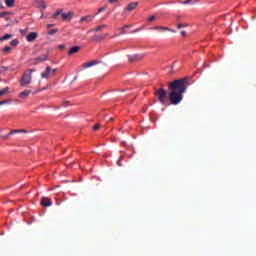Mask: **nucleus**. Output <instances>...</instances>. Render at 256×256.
Listing matches in <instances>:
<instances>
[{
    "label": "nucleus",
    "instance_id": "obj_11",
    "mask_svg": "<svg viewBox=\"0 0 256 256\" xmlns=\"http://www.w3.org/2000/svg\"><path fill=\"white\" fill-rule=\"evenodd\" d=\"M80 46H73V48H70L68 54L69 56H73V54H77V52H79L80 50Z\"/></svg>",
    "mask_w": 256,
    "mask_h": 256
},
{
    "label": "nucleus",
    "instance_id": "obj_32",
    "mask_svg": "<svg viewBox=\"0 0 256 256\" xmlns=\"http://www.w3.org/2000/svg\"><path fill=\"white\" fill-rule=\"evenodd\" d=\"M100 126H101L100 124H94L93 130H99Z\"/></svg>",
    "mask_w": 256,
    "mask_h": 256
},
{
    "label": "nucleus",
    "instance_id": "obj_27",
    "mask_svg": "<svg viewBox=\"0 0 256 256\" xmlns=\"http://www.w3.org/2000/svg\"><path fill=\"white\" fill-rule=\"evenodd\" d=\"M57 31H58V29H50V30L48 31V34H49V35H54L55 33H57Z\"/></svg>",
    "mask_w": 256,
    "mask_h": 256
},
{
    "label": "nucleus",
    "instance_id": "obj_28",
    "mask_svg": "<svg viewBox=\"0 0 256 256\" xmlns=\"http://www.w3.org/2000/svg\"><path fill=\"white\" fill-rule=\"evenodd\" d=\"M177 27L178 29H181L182 27H187V23H178Z\"/></svg>",
    "mask_w": 256,
    "mask_h": 256
},
{
    "label": "nucleus",
    "instance_id": "obj_41",
    "mask_svg": "<svg viewBox=\"0 0 256 256\" xmlns=\"http://www.w3.org/2000/svg\"><path fill=\"white\" fill-rule=\"evenodd\" d=\"M57 69L55 68L54 70H52V74H56Z\"/></svg>",
    "mask_w": 256,
    "mask_h": 256
},
{
    "label": "nucleus",
    "instance_id": "obj_2",
    "mask_svg": "<svg viewBox=\"0 0 256 256\" xmlns=\"http://www.w3.org/2000/svg\"><path fill=\"white\" fill-rule=\"evenodd\" d=\"M33 72H35V70L32 69L26 70V72H24L20 80L21 86H28V84H31Z\"/></svg>",
    "mask_w": 256,
    "mask_h": 256
},
{
    "label": "nucleus",
    "instance_id": "obj_3",
    "mask_svg": "<svg viewBox=\"0 0 256 256\" xmlns=\"http://www.w3.org/2000/svg\"><path fill=\"white\" fill-rule=\"evenodd\" d=\"M155 95L157 96L159 102L161 104H166L168 98V92L165 88H159L156 90Z\"/></svg>",
    "mask_w": 256,
    "mask_h": 256
},
{
    "label": "nucleus",
    "instance_id": "obj_40",
    "mask_svg": "<svg viewBox=\"0 0 256 256\" xmlns=\"http://www.w3.org/2000/svg\"><path fill=\"white\" fill-rule=\"evenodd\" d=\"M54 23H48L47 27L50 28V27H53Z\"/></svg>",
    "mask_w": 256,
    "mask_h": 256
},
{
    "label": "nucleus",
    "instance_id": "obj_38",
    "mask_svg": "<svg viewBox=\"0 0 256 256\" xmlns=\"http://www.w3.org/2000/svg\"><path fill=\"white\" fill-rule=\"evenodd\" d=\"M180 19H181V15H177L176 16V21H180Z\"/></svg>",
    "mask_w": 256,
    "mask_h": 256
},
{
    "label": "nucleus",
    "instance_id": "obj_33",
    "mask_svg": "<svg viewBox=\"0 0 256 256\" xmlns=\"http://www.w3.org/2000/svg\"><path fill=\"white\" fill-rule=\"evenodd\" d=\"M7 102H10V100H1L0 101V106H2L3 104H7Z\"/></svg>",
    "mask_w": 256,
    "mask_h": 256
},
{
    "label": "nucleus",
    "instance_id": "obj_5",
    "mask_svg": "<svg viewBox=\"0 0 256 256\" xmlns=\"http://www.w3.org/2000/svg\"><path fill=\"white\" fill-rule=\"evenodd\" d=\"M41 205L43 207H51V205H53V203H52L51 199H49V197H42Z\"/></svg>",
    "mask_w": 256,
    "mask_h": 256
},
{
    "label": "nucleus",
    "instance_id": "obj_13",
    "mask_svg": "<svg viewBox=\"0 0 256 256\" xmlns=\"http://www.w3.org/2000/svg\"><path fill=\"white\" fill-rule=\"evenodd\" d=\"M49 74H51V66H47L45 72H42V78H49Z\"/></svg>",
    "mask_w": 256,
    "mask_h": 256
},
{
    "label": "nucleus",
    "instance_id": "obj_37",
    "mask_svg": "<svg viewBox=\"0 0 256 256\" xmlns=\"http://www.w3.org/2000/svg\"><path fill=\"white\" fill-rule=\"evenodd\" d=\"M181 34L183 35V37H186V35H187V31L182 30V31H181Z\"/></svg>",
    "mask_w": 256,
    "mask_h": 256
},
{
    "label": "nucleus",
    "instance_id": "obj_22",
    "mask_svg": "<svg viewBox=\"0 0 256 256\" xmlns=\"http://www.w3.org/2000/svg\"><path fill=\"white\" fill-rule=\"evenodd\" d=\"M9 92V87L6 86V88H3L2 90H0V96H4L5 94H8Z\"/></svg>",
    "mask_w": 256,
    "mask_h": 256
},
{
    "label": "nucleus",
    "instance_id": "obj_24",
    "mask_svg": "<svg viewBox=\"0 0 256 256\" xmlns=\"http://www.w3.org/2000/svg\"><path fill=\"white\" fill-rule=\"evenodd\" d=\"M60 13H62V9H57V11L52 15V18L57 19L58 15H60Z\"/></svg>",
    "mask_w": 256,
    "mask_h": 256
},
{
    "label": "nucleus",
    "instance_id": "obj_19",
    "mask_svg": "<svg viewBox=\"0 0 256 256\" xmlns=\"http://www.w3.org/2000/svg\"><path fill=\"white\" fill-rule=\"evenodd\" d=\"M198 0H186V1H181L183 5H194Z\"/></svg>",
    "mask_w": 256,
    "mask_h": 256
},
{
    "label": "nucleus",
    "instance_id": "obj_21",
    "mask_svg": "<svg viewBox=\"0 0 256 256\" xmlns=\"http://www.w3.org/2000/svg\"><path fill=\"white\" fill-rule=\"evenodd\" d=\"M130 27H131V25H124L123 27H121L120 33L121 34L127 33V29L130 28Z\"/></svg>",
    "mask_w": 256,
    "mask_h": 256
},
{
    "label": "nucleus",
    "instance_id": "obj_29",
    "mask_svg": "<svg viewBox=\"0 0 256 256\" xmlns=\"http://www.w3.org/2000/svg\"><path fill=\"white\" fill-rule=\"evenodd\" d=\"M156 19V15H150V17H148V21H154Z\"/></svg>",
    "mask_w": 256,
    "mask_h": 256
},
{
    "label": "nucleus",
    "instance_id": "obj_12",
    "mask_svg": "<svg viewBox=\"0 0 256 256\" xmlns=\"http://www.w3.org/2000/svg\"><path fill=\"white\" fill-rule=\"evenodd\" d=\"M97 64H100L98 60H92L91 62H87L84 64V68H91L92 66H96Z\"/></svg>",
    "mask_w": 256,
    "mask_h": 256
},
{
    "label": "nucleus",
    "instance_id": "obj_17",
    "mask_svg": "<svg viewBox=\"0 0 256 256\" xmlns=\"http://www.w3.org/2000/svg\"><path fill=\"white\" fill-rule=\"evenodd\" d=\"M35 3L38 7H42V9H46L47 7L45 1H35Z\"/></svg>",
    "mask_w": 256,
    "mask_h": 256
},
{
    "label": "nucleus",
    "instance_id": "obj_14",
    "mask_svg": "<svg viewBox=\"0 0 256 256\" xmlns=\"http://www.w3.org/2000/svg\"><path fill=\"white\" fill-rule=\"evenodd\" d=\"M94 17L92 15H85L84 17L80 18V23H84V21H92Z\"/></svg>",
    "mask_w": 256,
    "mask_h": 256
},
{
    "label": "nucleus",
    "instance_id": "obj_20",
    "mask_svg": "<svg viewBox=\"0 0 256 256\" xmlns=\"http://www.w3.org/2000/svg\"><path fill=\"white\" fill-rule=\"evenodd\" d=\"M36 60L38 62H45L46 60H48V55L44 54L43 56H40L39 58H36Z\"/></svg>",
    "mask_w": 256,
    "mask_h": 256
},
{
    "label": "nucleus",
    "instance_id": "obj_6",
    "mask_svg": "<svg viewBox=\"0 0 256 256\" xmlns=\"http://www.w3.org/2000/svg\"><path fill=\"white\" fill-rule=\"evenodd\" d=\"M73 11H68V13H62V18L64 21H71V19L73 18Z\"/></svg>",
    "mask_w": 256,
    "mask_h": 256
},
{
    "label": "nucleus",
    "instance_id": "obj_30",
    "mask_svg": "<svg viewBox=\"0 0 256 256\" xmlns=\"http://www.w3.org/2000/svg\"><path fill=\"white\" fill-rule=\"evenodd\" d=\"M27 31H28L27 28H26V29H20V33H21L22 35H26V34H27Z\"/></svg>",
    "mask_w": 256,
    "mask_h": 256
},
{
    "label": "nucleus",
    "instance_id": "obj_35",
    "mask_svg": "<svg viewBox=\"0 0 256 256\" xmlns=\"http://www.w3.org/2000/svg\"><path fill=\"white\" fill-rule=\"evenodd\" d=\"M105 9H106V7H100V8L98 9V13H102V11H105Z\"/></svg>",
    "mask_w": 256,
    "mask_h": 256
},
{
    "label": "nucleus",
    "instance_id": "obj_15",
    "mask_svg": "<svg viewBox=\"0 0 256 256\" xmlns=\"http://www.w3.org/2000/svg\"><path fill=\"white\" fill-rule=\"evenodd\" d=\"M11 37H13L12 33H5V35L0 37V41H7V39H11Z\"/></svg>",
    "mask_w": 256,
    "mask_h": 256
},
{
    "label": "nucleus",
    "instance_id": "obj_9",
    "mask_svg": "<svg viewBox=\"0 0 256 256\" xmlns=\"http://www.w3.org/2000/svg\"><path fill=\"white\" fill-rule=\"evenodd\" d=\"M16 132H27V130L14 129V130H11L10 132H8V134H5V135L2 136V137L5 138V139H7V138H9V136H11V134H16Z\"/></svg>",
    "mask_w": 256,
    "mask_h": 256
},
{
    "label": "nucleus",
    "instance_id": "obj_39",
    "mask_svg": "<svg viewBox=\"0 0 256 256\" xmlns=\"http://www.w3.org/2000/svg\"><path fill=\"white\" fill-rule=\"evenodd\" d=\"M118 0H109V3H117Z\"/></svg>",
    "mask_w": 256,
    "mask_h": 256
},
{
    "label": "nucleus",
    "instance_id": "obj_26",
    "mask_svg": "<svg viewBox=\"0 0 256 256\" xmlns=\"http://www.w3.org/2000/svg\"><path fill=\"white\" fill-rule=\"evenodd\" d=\"M105 27H108V25H98V27H96V31H102L103 29H105Z\"/></svg>",
    "mask_w": 256,
    "mask_h": 256
},
{
    "label": "nucleus",
    "instance_id": "obj_7",
    "mask_svg": "<svg viewBox=\"0 0 256 256\" xmlns=\"http://www.w3.org/2000/svg\"><path fill=\"white\" fill-rule=\"evenodd\" d=\"M141 58H143V56H141L140 54H134L133 56H128V60L131 63L137 62L138 60H141Z\"/></svg>",
    "mask_w": 256,
    "mask_h": 256
},
{
    "label": "nucleus",
    "instance_id": "obj_23",
    "mask_svg": "<svg viewBox=\"0 0 256 256\" xmlns=\"http://www.w3.org/2000/svg\"><path fill=\"white\" fill-rule=\"evenodd\" d=\"M11 46H5V48H3V53L4 54H10L11 52Z\"/></svg>",
    "mask_w": 256,
    "mask_h": 256
},
{
    "label": "nucleus",
    "instance_id": "obj_31",
    "mask_svg": "<svg viewBox=\"0 0 256 256\" xmlns=\"http://www.w3.org/2000/svg\"><path fill=\"white\" fill-rule=\"evenodd\" d=\"M11 45H19V40H12Z\"/></svg>",
    "mask_w": 256,
    "mask_h": 256
},
{
    "label": "nucleus",
    "instance_id": "obj_36",
    "mask_svg": "<svg viewBox=\"0 0 256 256\" xmlns=\"http://www.w3.org/2000/svg\"><path fill=\"white\" fill-rule=\"evenodd\" d=\"M5 15H7V11H2V12L0 13V17H5Z\"/></svg>",
    "mask_w": 256,
    "mask_h": 256
},
{
    "label": "nucleus",
    "instance_id": "obj_18",
    "mask_svg": "<svg viewBox=\"0 0 256 256\" xmlns=\"http://www.w3.org/2000/svg\"><path fill=\"white\" fill-rule=\"evenodd\" d=\"M16 0H5V4L7 7H14Z\"/></svg>",
    "mask_w": 256,
    "mask_h": 256
},
{
    "label": "nucleus",
    "instance_id": "obj_16",
    "mask_svg": "<svg viewBox=\"0 0 256 256\" xmlns=\"http://www.w3.org/2000/svg\"><path fill=\"white\" fill-rule=\"evenodd\" d=\"M31 94V90H23V92H20V98H27Z\"/></svg>",
    "mask_w": 256,
    "mask_h": 256
},
{
    "label": "nucleus",
    "instance_id": "obj_8",
    "mask_svg": "<svg viewBox=\"0 0 256 256\" xmlns=\"http://www.w3.org/2000/svg\"><path fill=\"white\" fill-rule=\"evenodd\" d=\"M138 5V1H133L132 3H129L126 7V11H133L134 9H136Z\"/></svg>",
    "mask_w": 256,
    "mask_h": 256
},
{
    "label": "nucleus",
    "instance_id": "obj_25",
    "mask_svg": "<svg viewBox=\"0 0 256 256\" xmlns=\"http://www.w3.org/2000/svg\"><path fill=\"white\" fill-rule=\"evenodd\" d=\"M123 159H124V157H123V155H121V156L119 157V160L117 161V165H118L119 167H123V163H122Z\"/></svg>",
    "mask_w": 256,
    "mask_h": 256
},
{
    "label": "nucleus",
    "instance_id": "obj_43",
    "mask_svg": "<svg viewBox=\"0 0 256 256\" xmlns=\"http://www.w3.org/2000/svg\"><path fill=\"white\" fill-rule=\"evenodd\" d=\"M43 17H44V15H43V13H42V15H41L40 19H42Z\"/></svg>",
    "mask_w": 256,
    "mask_h": 256
},
{
    "label": "nucleus",
    "instance_id": "obj_10",
    "mask_svg": "<svg viewBox=\"0 0 256 256\" xmlns=\"http://www.w3.org/2000/svg\"><path fill=\"white\" fill-rule=\"evenodd\" d=\"M153 29H160L163 31H172L173 33H175V29H171L170 27H164L162 25H156V27H153Z\"/></svg>",
    "mask_w": 256,
    "mask_h": 256
},
{
    "label": "nucleus",
    "instance_id": "obj_42",
    "mask_svg": "<svg viewBox=\"0 0 256 256\" xmlns=\"http://www.w3.org/2000/svg\"><path fill=\"white\" fill-rule=\"evenodd\" d=\"M60 49H65V46H63V44H61V46H59Z\"/></svg>",
    "mask_w": 256,
    "mask_h": 256
},
{
    "label": "nucleus",
    "instance_id": "obj_34",
    "mask_svg": "<svg viewBox=\"0 0 256 256\" xmlns=\"http://www.w3.org/2000/svg\"><path fill=\"white\" fill-rule=\"evenodd\" d=\"M69 104H70L69 100H64L63 106H69Z\"/></svg>",
    "mask_w": 256,
    "mask_h": 256
},
{
    "label": "nucleus",
    "instance_id": "obj_4",
    "mask_svg": "<svg viewBox=\"0 0 256 256\" xmlns=\"http://www.w3.org/2000/svg\"><path fill=\"white\" fill-rule=\"evenodd\" d=\"M38 35H39L38 31H31L30 33H28V35H26V39L27 41H35Z\"/></svg>",
    "mask_w": 256,
    "mask_h": 256
},
{
    "label": "nucleus",
    "instance_id": "obj_1",
    "mask_svg": "<svg viewBox=\"0 0 256 256\" xmlns=\"http://www.w3.org/2000/svg\"><path fill=\"white\" fill-rule=\"evenodd\" d=\"M188 80L189 78H181L179 80H174L169 84V90H172L169 94V100L172 104H179V102L183 100V94L189 86Z\"/></svg>",
    "mask_w": 256,
    "mask_h": 256
}]
</instances>
